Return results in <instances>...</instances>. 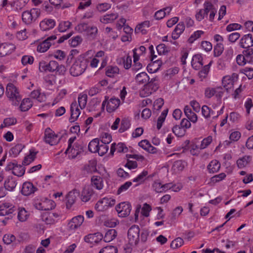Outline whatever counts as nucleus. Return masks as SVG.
Masks as SVG:
<instances>
[{
    "label": "nucleus",
    "mask_w": 253,
    "mask_h": 253,
    "mask_svg": "<svg viewBox=\"0 0 253 253\" xmlns=\"http://www.w3.org/2000/svg\"><path fill=\"white\" fill-rule=\"evenodd\" d=\"M128 150L127 148L123 143H119L117 144L112 143L111 146L110 153L113 155L115 151L119 153H126Z\"/></svg>",
    "instance_id": "393cba45"
},
{
    "label": "nucleus",
    "mask_w": 253,
    "mask_h": 253,
    "mask_svg": "<svg viewBox=\"0 0 253 253\" xmlns=\"http://www.w3.org/2000/svg\"><path fill=\"white\" fill-rule=\"evenodd\" d=\"M115 209L119 216L124 217L127 216L130 214L131 206L128 202H123L118 204Z\"/></svg>",
    "instance_id": "f8f14e48"
},
{
    "label": "nucleus",
    "mask_w": 253,
    "mask_h": 253,
    "mask_svg": "<svg viewBox=\"0 0 253 253\" xmlns=\"http://www.w3.org/2000/svg\"><path fill=\"white\" fill-rule=\"evenodd\" d=\"M220 164L216 160H212L208 166V169L210 173L217 172L220 169Z\"/></svg>",
    "instance_id": "f704fd0d"
},
{
    "label": "nucleus",
    "mask_w": 253,
    "mask_h": 253,
    "mask_svg": "<svg viewBox=\"0 0 253 253\" xmlns=\"http://www.w3.org/2000/svg\"><path fill=\"white\" fill-rule=\"evenodd\" d=\"M185 166V163L181 160L177 161L173 164L172 169L176 173L182 171Z\"/></svg>",
    "instance_id": "c03bdc74"
},
{
    "label": "nucleus",
    "mask_w": 253,
    "mask_h": 253,
    "mask_svg": "<svg viewBox=\"0 0 253 253\" xmlns=\"http://www.w3.org/2000/svg\"><path fill=\"white\" fill-rule=\"evenodd\" d=\"M117 233L116 230L109 229L105 233L104 240L106 242H110L114 240L117 236Z\"/></svg>",
    "instance_id": "a19ab883"
},
{
    "label": "nucleus",
    "mask_w": 253,
    "mask_h": 253,
    "mask_svg": "<svg viewBox=\"0 0 253 253\" xmlns=\"http://www.w3.org/2000/svg\"><path fill=\"white\" fill-rule=\"evenodd\" d=\"M116 198L109 195L99 199L94 205V209L98 212H104L113 207L116 204Z\"/></svg>",
    "instance_id": "7ed1b4c3"
},
{
    "label": "nucleus",
    "mask_w": 253,
    "mask_h": 253,
    "mask_svg": "<svg viewBox=\"0 0 253 253\" xmlns=\"http://www.w3.org/2000/svg\"><path fill=\"white\" fill-rule=\"evenodd\" d=\"M32 106L30 100L29 98L24 99L20 104L19 108L23 112L28 111Z\"/></svg>",
    "instance_id": "8fccbe9b"
},
{
    "label": "nucleus",
    "mask_w": 253,
    "mask_h": 253,
    "mask_svg": "<svg viewBox=\"0 0 253 253\" xmlns=\"http://www.w3.org/2000/svg\"><path fill=\"white\" fill-rule=\"evenodd\" d=\"M39 69L40 72H55L56 80H59V83H60L62 80L60 79L59 77L63 75V66L62 65H59V64L55 61H50L48 63H46L44 61H42L39 63Z\"/></svg>",
    "instance_id": "f03ea898"
},
{
    "label": "nucleus",
    "mask_w": 253,
    "mask_h": 253,
    "mask_svg": "<svg viewBox=\"0 0 253 253\" xmlns=\"http://www.w3.org/2000/svg\"><path fill=\"white\" fill-rule=\"evenodd\" d=\"M169 185L168 190H171L174 192H179L183 187V185L181 183L178 182L177 183L173 184L171 183H167Z\"/></svg>",
    "instance_id": "052dcab7"
},
{
    "label": "nucleus",
    "mask_w": 253,
    "mask_h": 253,
    "mask_svg": "<svg viewBox=\"0 0 253 253\" xmlns=\"http://www.w3.org/2000/svg\"><path fill=\"white\" fill-rule=\"evenodd\" d=\"M94 54V50H89L84 54L77 56L78 51L76 49L71 50L67 59V64H70L73 61H74L70 69L71 74L73 76H78L82 74L87 68V60L93 56Z\"/></svg>",
    "instance_id": "f257e3e1"
},
{
    "label": "nucleus",
    "mask_w": 253,
    "mask_h": 253,
    "mask_svg": "<svg viewBox=\"0 0 253 253\" xmlns=\"http://www.w3.org/2000/svg\"><path fill=\"white\" fill-rule=\"evenodd\" d=\"M138 146L146 152L151 154H157L160 153V150L153 146L147 139H143L138 143Z\"/></svg>",
    "instance_id": "ddd939ff"
},
{
    "label": "nucleus",
    "mask_w": 253,
    "mask_h": 253,
    "mask_svg": "<svg viewBox=\"0 0 253 253\" xmlns=\"http://www.w3.org/2000/svg\"><path fill=\"white\" fill-rule=\"evenodd\" d=\"M65 153L69 158L74 159L78 155L79 151L74 147H72V146H70L68 147Z\"/></svg>",
    "instance_id": "6e6d98bb"
},
{
    "label": "nucleus",
    "mask_w": 253,
    "mask_h": 253,
    "mask_svg": "<svg viewBox=\"0 0 253 253\" xmlns=\"http://www.w3.org/2000/svg\"><path fill=\"white\" fill-rule=\"evenodd\" d=\"M68 128L69 131L75 135H77L80 132V126L77 123L71 124Z\"/></svg>",
    "instance_id": "338daca9"
},
{
    "label": "nucleus",
    "mask_w": 253,
    "mask_h": 253,
    "mask_svg": "<svg viewBox=\"0 0 253 253\" xmlns=\"http://www.w3.org/2000/svg\"><path fill=\"white\" fill-rule=\"evenodd\" d=\"M203 57L201 54H197L193 56L191 65L196 70L200 69L203 65Z\"/></svg>",
    "instance_id": "bb28decb"
},
{
    "label": "nucleus",
    "mask_w": 253,
    "mask_h": 253,
    "mask_svg": "<svg viewBox=\"0 0 253 253\" xmlns=\"http://www.w3.org/2000/svg\"><path fill=\"white\" fill-rule=\"evenodd\" d=\"M224 93V89L220 86H217L215 87H209L205 90V97L208 98H211L215 96L217 100L221 102V98Z\"/></svg>",
    "instance_id": "6e6552de"
},
{
    "label": "nucleus",
    "mask_w": 253,
    "mask_h": 253,
    "mask_svg": "<svg viewBox=\"0 0 253 253\" xmlns=\"http://www.w3.org/2000/svg\"><path fill=\"white\" fill-rule=\"evenodd\" d=\"M172 7L168 6L163 9H160L156 11L155 13L154 17L157 20H160L164 18L167 15L170 13L171 11Z\"/></svg>",
    "instance_id": "7c9ffc66"
},
{
    "label": "nucleus",
    "mask_w": 253,
    "mask_h": 253,
    "mask_svg": "<svg viewBox=\"0 0 253 253\" xmlns=\"http://www.w3.org/2000/svg\"><path fill=\"white\" fill-rule=\"evenodd\" d=\"M37 153V152H35L32 149L30 150L29 155L25 157L24 159L22 162V165L27 166L34 161L36 158V155Z\"/></svg>",
    "instance_id": "ea45409f"
},
{
    "label": "nucleus",
    "mask_w": 253,
    "mask_h": 253,
    "mask_svg": "<svg viewBox=\"0 0 253 253\" xmlns=\"http://www.w3.org/2000/svg\"><path fill=\"white\" fill-rule=\"evenodd\" d=\"M135 80L137 83L143 84L149 80V76L146 72H141L136 76Z\"/></svg>",
    "instance_id": "864d4df0"
},
{
    "label": "nucleus",
    "mask_w": 253,
    "mask_h": 253,
    "mask_svg": "<svg viewBox=\"0 0 253 253\" xmlns=\"http://www.w3.org/2000/svg\"><path fill=\"white\" fill-rule=\"evenodd\" d=\"M252 160V157L248 156H245L239 158L236 162L238 167L242 169L246 167Z\"/></svg>",
    "instance_id": "4c0bfd02"
},
{
    "label": "nucleus",
    "mask_w": 253,
    "mask_h": 253,
    "mask_svg": "<svg viewBox=\"0 0 253 253\" xmlns=\"http://www.w3.org/2000/svg\"><path fill=\"white\" fill-rule=\"evenodd\" d=\"M41 14L38 8H32L30 10L24 11L22 14V21L26 25H30L36 22Z\"/></svg>",
    "instance_id": "423d86ee"
},
{
    "label": "nucleus",
    "mask_w": 253,
    "mask_h": 253,
    "mask_svg": "<svg viewBox=\"0 0 253 253\" xmlns=\"http://www.w3.org/2000/svg\"><path fill=\"white\" fill-rule=\"evenodd\" d=\"M81 109L77 102H73L71 104L70 107L71 117L69 119L70 123H74L77 120L81 113Z\"/></svg>",
    "instance_id": "2eb2a0df"
},
{
    "label": "nucleus",
    "mask_w": 253,
    "mask_h": 253,
    "mask_svg": "<svg viewBox=\"0 0 253 253\" xmlns=\"http://www.w3.org/2000/svg\"><path fill=\"white\" fill-rule=\"evenodd\" d=\"M159 86L155 81L151 80L145 84L139 90V95L141 97H146L150 95L158 89Z\"/></svg>",
    "instance_id": "1a4fd4ad"
},
{
    "label": "nucleus",
    "mask_w": 253,
    "mask_h": 253,
    "mask_svg": "<svg viewBox=\"0 0 253 253\" xmlns=\"http://www.w3.org/2000/svg\"><path fill=\"white\" fill-rule=\"evenodd\" d=\"M211 6L210 2L205 3L204 8L197 11L195 15L196 19L199 21H201L203 20L205 16L207 15L208 13V10L211 8Z\"/></svg>",
    "instance_id": "5701e85b"
},
{
    "label": "nucleus",
    "mask_w": 253,
    "mask_h": 253,
    "mask_svg": "<svg viewBox=\"0 0 253 253\" xmlns=\"http://www.w3.org/2000/svg\"><path fill=\"white\" fill-rule=\"evenodd\" d=\"M23 166V165H18L16 163L12 173L19 177L23 176L25 172V168Z\"/></svg>",
    "instance_id": "3c124183"
},
{
    "label": "nucleus",
    "mask_w": 253,
    "mask_h": 253,
    "mask_svg": "<svg viewBox=\"0 0 253 253\" xmlns=\"http://www.w3.org/2000/svg\"><path fill=\"white\" fill-rule=\"evenodd\" d=\"M117 63L123 66L126 69H129L132 65V59L131 56L127 54L118 57L117 59Z\"/></svg>",
    "instance_id": "6ab92c4d"
},
{
    "label": "nucleus",
    "mask_w": 253,
    "mask_h": 253,
    "mask_svg": "<svg viewBox=\"0 0 253 253\" xmlns=\"http://www.w3.org/2000/svg\"><path fill=\"white\" fill-rule=\"evenodd\" d=\"M57 135H55L49 128H47L44 132V141L45 143L54 145L57 144L60 140Z\"/></svg>",
    "instance_id": "4468645a"
},
{
    "label": "nucleus",
    "mask_w": 253,
    "mask_h": 253,
    "mask_svg": "<svg viewBox=\"0 0 253 253\" xmlns=\"http://www.w3.org/2000/svg\"><path fill=\"white\" fill-rule=\"evenodd\" d=\"M226 177L225 173L222 172L212 176L210 179V183L211 185L215 184L224 179Z\"/></svg>",
    "instance_id": "603ef678"
},
{
    "label": "nucleus",
    "mask_w": 253,
    "mask_h": 253,
    "mask_svg": "<svg viewBox=\"0 0 253 253\" xmlns=\"http://www.w3.org/2000/svg\"><path fill=\"white\" fill-rule=\"evenodd\" d=\"M150 26L149 21H144L136 26L135 28V32L137 34H145Z\"/></svg>",
    "instance_id": "473e14b6"
},
{
    "label": "nucleus",
    "mask_w": 253,
    "mask_h": 253,
    "mask_svg": "<svg viewBox=\"0 0 253 253\" xmlns=\"http://www.w3.org/2000/svg\"><path fill=\"white\" fill-rule=\"evenodd\" d=\"M78 105L81 109H84L86 105L87 95L86 93H81L78 96Z\"/></svg>",
    "instance_id": "79ce46f5"
},
{
    "label": "nucleus",
    "mask_w": 253,
    "mask_h": 253,
    "mask_svg": "<svg viewBox=\"0 0 253 253\" xmlns=\"http://www.w3.org/2000/svg\"><path fill=\"white\" fill-rule=\"evenodd\" d=\"M103 235L100 233H96L93 234H89L85 236L84 240L85 242L92 244L97 243L99 241L101 240Z\"/></svg>",
    "instance_id": "b1692460"
},
{
    "label": "nucleus",
    "mask_w": 253,
    "mask_h": 253,
    "mask_svg": "<svg viewBox=\"0 0 253 253\" xmlns=\"http://www.w3.org/2000/svg\"><path fill=\"white\" fill-rule=\"evenodd\" d=\"M185 29V25L183 23H179L175 28L171 34V38L175 40L179 38L181 34L183 32Z\"/></svg>",
    "instance_id": "cd10ccee"
},
{
    "label": "nucleus",
    "mask_w": 253,
    "mask_h": 253,
    "mask_svg": "<svg viewBox=\"0 0 253 253\" xmlns=\"http://www.w3.org/2000/svg\"><path fill=\"white\" fill-rule=\"evenodd\" d=\"M169 185L163 184L160 180H155L152 184V189L156 193L166 192L168 191Z\"/></svg>",
    "instance_id": "4be33fe9"
},
{
    "label": "nucleus",
    "mask_w": 253,
    "mask_h": 253,
    "mask_svg": "<svg viewBox=\"0 0 253 253\" xmlns=\"http://www.w3.org/2000/svg\"><path fill=\"white\" fill-rule=\"evenodd\" d=\"M204 34V32L202 30H197L194 32L189 37L188 39L189 42L193 43L194 41L200 38Z\"/></svg>",
    "instance_id": "0e129e2a"
},
{
    "label": "nucleus",
    "mask_w": 253,
    "mask_h": 253,
    "mask_svg": "<svg viewBox=\"0 0 253 253\" xmlns=\"http://www.w3.org/2000/svg\"><path fill=\"white\" fill-rule=\"evenodd\" d=\"M100 139L102 143L109 144L112 141V136L108 131H101Z\"/></svg>",
    "instance_id": "58836bf2"
},
{
    "label": "nucleus",
    "mask_w": 253,
    "mask_h": 253,
    "mask_svg": "<svg viewBox=\"0 0 253 253\" xmlns=\"http://www.w3.org/2000/svg\"><path fill=\"white\" fill-rule=\"evenodd\" d=\"M238 80V75L236 73L223 76L221 81L222 89L224 91L229 92L233 90L235 84Z\"/></svg>",
    "instance_id": "39448f33"
},
{
    "label": "nucleus",
    "mask_w": 253,
    "mask_h": 253,
    "mask_svg": "<svg viewBox=\"0 0 253 253\" xmlns=\"http://www.w3.org/2000/svg\"><path fill=\"white\" fill-rule=\"evenodd\" d=\"M167 113L168 111L167 110H164L159 117L157 123V128L158 129H160L162 127L163 124L165 121Z\"/></svg>",
    "instance_id": "bf43d9fd"
},
{
    "label": "nucleus",
    "mask_w": 253,
    "mask_h": 253,
    "mask_svg": "<svg viewBox=\"0 0 253 253\" xmlns=\"http://www.w3.org/2000/svg\"><path fill=\"white\" fill-rule=\"evenodd\" d=\"M92 190L88 187H85L82 191L81 199L83 202H87L91 198Z\"/></svg>",
    "instance_id": "e433bc0d"
},
{
    "label": "nucleus",
    "mask_w": 253,
    "mask_h": 253,
    "mask_svg": "<svg viewBox=\"0 0 253 253\" xmlns=\"http://www.w3.org/2000/svg\"><path fill=\"white\" fill-rule=\"evenodd\" d=\"M184 112L185 116L190 120V121L193 123H195L197 121V116L195 113L192 111L190 106H185Z\"/></svg>",
    "instance_id": "72a5a7b5"
},
{
    "label": "nucleus",
    "mask_w": 253,
    "mask_h": 253,
    "mask_svg": "<svg viewBox=\"0 0 253 253\" xmlns=\"http://www.w3.org/2000/svg\"><path fill=\"white\" fill-rule=\"evenodd\" d=\"M140 229L138 226H132L128 231L129 243L131 245H136L139 241Z\"/></svg>",
    "instance_id": "9b49d317"
},
{
    "label": "nucleus",
    "mask_w": 253,
    "mask_h": 253,
    "mask_svg": "<svg viewBox=\"0 0 253 253\" xmlns=\"http://www.w3.org/2000/svg\"><path fill=\"white\" fill-rule=\"evenodd\" d=\"M84 220V217L82 215L75 216L68 220L67 222V230L69 234L74 233L76 231L79 229Z\"/></svg>",
    "instance_id": "0eeeda50"
},
{
    "label": "nucleus",
    "mask_w": 253,
    "mask_h": 253,
    "mask_svg": "<svg viewBox=\"0 0 253 253\" xmlns=\"http://www.w3.org/2000/svg\"><path fill=\"white\" fill-rule=\"evenodd\" d=\"M179 71V68L177 67H172L166 70L165 77L168 79H171L174 77Z\"/></svg>",
    "instance_id": "37998d69"
},
{
    "label": "nucleus",
    "mask_w": 253,
    "mask_h": 253,
    "mask_svg": "<svg viewBox=\"0 0 253 253\" xmlns=\"http://www.w3.org/2000/svg\"><path fill=\"white\" fill-rule=\"evenodd\" d=\"M148 174V172L146 171H143L136 177L132 179L133 182H136L138 184L142 183L145 180L146 177Z\"/></svg>",
    "instance_id": "4d7b16f0"
},
{
    "label": "nucleus",
    "mask_w": 253,
    "mask_h": 253,
    "mask_svg": "<svg viewBox=\"0 0 253 253\" xmlns=\"http://www.w3.org/2000/svg\"><path fill=\"white\" fill-rule=\"evenodd\" d=\"M15 48V46L12 43H4L0 44V56L3 57L11 53Z\"/></svg>",
    "instance_id": "a211bd4d"
},
{
    "label": "nucleus",
    "mask_w": 253,
    "mask_h": 253,
    "mask_svg": "<svg viewBox=\"0 0 253 253\" xmlns=\"http://www.w3.org/2000/svg\"><path fill=\"white\" fill-rule=\"evenodd\" d=\"M38 189L31 182H25L23 184L21 193L24 196H29L34 193Z\"/></svg>",
    "instance_id": "aec40b11"
},
{
    "label": "nucleus",
    "mask_w": 253,
    "mask_h": 253,
    "mask_svg": "<svg viewBox=\"0 0 253 253\" xmlns=\"http://www.w3.org/2000/svg\"><path fill=\"white\" fill-rule=\"evenodd\" d=\"M56 39V37L55 35H52L48 37L38 45L37 51L40 52H44L46 51L49 48L52 44L51 41H53Z\"/></svg>",
    "instance_id": "dca6fc26"
},
{
    "label": "nucleus",
    "mask_w": 253,
    "mask_h": 253,
    "mask_svg": "<svg viewBox=\"0 0 253 253\" xmlns=\"http://www.w3.org/2000/svg\"><path fill=\"white\" fill-rule=\"evenodd\" d=\"M119 73V69L117 66L108 67L106 74L108 77L113 78L118 75Z\"/></svg>",
    "instance_id": "49530a36"
},
{
    "label": "nucleus",
    "mask_w": 253,
    "mask_h": 253,
    "mask_svg": "<svg viewBox=\"0 0 253 253\" xmlns=\"http://www.w3.org/2000/svg\"><path fill=\"white\" fill-rule=\"evenodd\" d=\"M173 132L178 137H182L184 135L186 130L180 126L176 125L173 127Z\"/></svg>",
    "instance_id": "680f3d73"
},
{
    "label": "nucleus",
    "mask_w": 253,
    "mask_h": 253,
    "mask_svg": "<svg viewBox=\"0 0 253 253\" xmlns=\"http://www.w3.org/2000/svg\"><path fill=\"white\" fill-rule=\"evenodd\" d=\"M91 185L95 189L100 190L104 187L103 179L100 176L93 175L91 178Z\"/></svg>",
    "instance_id": "a878e982"
},
{
    "label": "nucleus",
    "mask_w": 253,
    "mask_h": 253,
    "mask_svg": "<svg viewBox=\"0 0 253 253\" xmlns=\"http://www.w3.org/2000/svg\"><path fill=\"white\" fill-rule=\"evenodd\" d=\"M211 61L208 65L205 66L199 72V77L201 81L205 79L208 75L210 71V66L211 64Z\"/></svg>",
    "instance_id": "09e8293b"
},
{
    "label": "nucleus",
    "mask_w": 253,
    "mask_h": 253,
    "mask_svg": "<svg viewBox=\"0 0 253 253\" xmlns=\"http://www.w3.org/2000/svg\"><path fill=\"white\" fill-rule=\"evenodd\" d=\"M132 184V183L131 181H128L126 182L119 188L117 192V194L120 195V194L126 191Z\"/></svg>",
    "instance_id": "69168bd1"
},
{
    "label": "nucleus",
    "mask_w": 253,
    "mask_h": 253,
    "mask_svg": "<svg viewBox=\"0 0 253 253\" xmlns=\"http://www.w3.org/2000/svg\"><path fill=\"white\" fill-rule=\"evenodd\" d=\"M160 68V62L158 61L150 63L147 66V70L150 73L156 72Z\"/></svg>",
    "instance_id": "13d9d810"
},
{
    "label": "nucleus",
    "mask_w": 253,
    "mask_h": 253,
    "mask_svg": "<svg viewBox=\"0 0 253 253\" xmlns=\"http://www.w3.org/2000/svg\"><path fill=\"white\" fill-rule=\"evenodd\" d=\"M239 45L243 48H248L253 46V37L252 34L244 35L241 38Z\"/></svg>",
    "instance_id": "f3484780"
},
{
    "label": "nucleus",
    "mask_w": 253,
    "mask_h": 253,
    "mask_svg": "<svg viewBox=\"0 0 253 253\" xmlns=\"http://www.w3.org/2000/svg\"><path fill=\"white\" fill-rule=\"evenodd\" d=\"M24 148V145L22 144H17L12 147L10 150L9 153L13 155L14 157H16Z\"/></svg>",
    "instance_id": "5fc2aeb1"
},
{
    "label": "nucleus",
    "mask_w": 253,
    "mask_h": 253,
    "mask_svg": "<svg viewBox=\"0 0 253 253\" xmlns=\"http://www.w3.org/2000/svg\"><path fill=\"white\" fill-rule=\"evenodd\" d=\"M151 210V206L147 203H145L143 205L141 208V214L145 217H148Z\"/></svg>",
    "instance_id": "e2e57ef3"
},
{
    "label": "nucleus",
    "mask_w": 253,
    "mask_h": 253,
    "mask_svg": "<svg viewBox=\"0 0 253 253\" xmlns=\"http://www.w3.org/2000/svg\"><path fill=\"white\" fill-rule=\"evenodd\" d=\"M55 25V23L53 20L44 19L40 22V27L42 31H46L53 28Z\"/></svg>",
    "instance_id": "c85d7f7f"
},
{
    "label": "nucleus",
    "mask_w": 253,
    "mask_h": 253,
    "mask_svg": "<svg viewBox=\"0 0 253 253\" xmlns=\"http://www.w3.org/2000/svg\"><path fill=\"white\" fill-rule=\"evenodd\" d=\"M120 104V101L118 98L112 97L109 98L105 97L103 101L102 106L103 108L106 107L107 111L109 113H112L115 111Z\"/></svg>",
    "instance_id": "9d476101"
},
{
    "label": "nucleus",
    "mask_w": 253,
    "mask_h": 253,
    "mask_svg": "<svg viewBox=\"0 0 253 253\" xmlns=\"http://www.w3.org/2000/svg\"><path fill=\"white\" fill-rule=\"evenodd\" d=\"M43 207L44 211H49L54 209L55 207V202L51 200L45 199L43 200Z\"/></svg>",
    "instance_id": "de8ad7c7"
},
{
    "label": "nucleus",
    "mask_w": 253,
    "mask_h": 253,
    "mask_svg": "<svg viewBox=\"0 0 253 253\" xmlns=\"http://www.w3.org/2000/svg\"><path fill=\"white\" fill-rule=\"evenodd\" d=\"M79 195V193L76 190H72L68 193L66 197V206L67 209H69L71 207V206L74 204Z\"/></svg>",
    "instance_id": "412c9836"
},
{
    "label": "nucleus",
    "mask_w": 253,
    "mask_h": 253,
    "mask_svg": "<svg viewBox=\"0 0 253 253\" xmlns=\"http://www.w3.org/2000/svg\"><path fill=\"white\" fill-rule=\"evenodd\" d=\"M117 249L114 246H108L102 248L99 253H117Z\"/></svg>",
    "instance_id": "774afa93"
},
{
    "label": "nucleus",
    "mask_w": 253,
    "mask_h": 253,
    "mask_svg": "<svg viewBox=\"0 0 253 253\" xmlns=\"http://www.w3.org/2000/svg\"><path fill=\"white\" fill-rule=\"evenodd\" d=\"M119 223V222L117 218H108L104 221L103 224L107 227L113 228L116 227Z\"/></svg>",
    "instance_id": "a18cd8bd"
},
{
    "label": "nucleus",
    "mask_w": 253,
    "mask_h": 253,
    "mask_svg": "<svg viewBox=\"0 0 253 253\" xmlns=\"http://www.w3.org/2000/svg\"><path fill=\"white\" fill-rule=\"evenodd\" d=\"M5 93L11 104L14 106H18L22 100L18 89L12 84L9 83L6 87Z\"/></svg>",
    "instance_id": "20e7f679"
},
{
    "label": "nucleus",
    "mask_w": 253,
    "mask_h": 253,
    "mask_svg": "<svg viewBox=\"0 0 253 253\" xmlns=\"http://www.w3.org/2000/svg\"><path fill=\"white\" fill-rule=\"evenodd\" d=\"M118 17V14L117 13H112L106 14L100 18V21L104 24H108L113 22Z\"/></svg>",
    "instance_id": "2f4dec72"
},
{
    "label": "nucleus",
    "mask_w": 253,
    "mask_h": 253,
    "mask_svg": "<svg viewBox=\"0 0 253 253\" xmlns=\"http://www.w3.org/2000/svg\"><path fill=\"white\" fill-rule=\"evenodd\" d=\"M17 185L16 181L12 177L9 176L5 180L4 183V188L9 191L14 190Z\"/></svg>",
    "instance_id": "c756f323"
},
{
    "label": "nucleus",
    "mask_w": 253,
    "mask_h": 253,
    "mask_svg": "<svg viewBox=\"0 0 253 253\" xmlns=\"http://www.w3.org/2000/svg\"><path fill=\"white\" fill-rule=\"evenodd\" d=\"M98 138H94L91 140L88 145V150L91 153H97L100 144Z\"/></svg>",
    "instance_id": "c9c22d12"
}]
</instances>
